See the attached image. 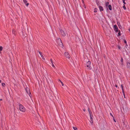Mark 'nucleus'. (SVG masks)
I'll return each mask as SVG.
<instances>
[{
    "label": "nucleus",
    "mask_w": 130,
    "mask_h": 130,
    "mask_svg": "<svg viewBox=\"0 0 130 130\" xmlns=\"http://www.w3.org/2000/svg\"><path fill=\"white\" fill-rule=\"evenodd\" d=\"M91 62L90 61H88L87 62L86 64V67L88 69L91 70L92 69V67L90 66Z\"/></svg>",
    "instance_id": "obj_1"
},
{
    "label": "nucleus",
    "mask_w": 130,
    "mask_h": 130,
    "mask_svg": "<svg viewBox=\"0 0 130 130\" xmlns=\"http://www.w3.org/2000/svg\"><path fill=\"white\" fill-rule=\"evenodd\" d=\"M20 110L21 111L24 112L25 111V107L21 104L19 105Z\"/></svg>",
    "instance_id": "obj_2"
},
{
    "label": "nucleus",
    "mask_w": 130,
    "mask_h": 130,
    "mask_svg": "<svg viewBox=\"0 0 130 130\" xmlns=\"http://www.w3.org/2000/svg\"><path fill=\"white\" fill-rule=\"evenodd\" d=\"M57 43H58V44L59 45H63V44L61 42V40L60 38H58V40L57 41Z\"/></svg>",
    "instance_id": "obj_3"
},
{
    "label": "nucleus",
    "mask_w": 130,
    "mask_h": 130,
    "mask_svg": "<svg viewBox=\"0 0 130 130\" xmlns=\"http://www.w3.org/2000/svg\"><path fill=\"white\" fill-rule=\"evenodd\" d=\"M60 33L62 36H66V34L64 31L62 29H60Z\"/></svg>",
    "instance_id": "obj_4"
},
{
    "label": "nucleus",
    "mask_w": 130,
    "mask_h": 130,
    "mask_svg": "<svg viewBox=\"0 0 130 130\" xmlns=\"http://www.w3.org/2000/svg\"><path fill=\"white\" fill-rule=\"evenodd\" d=\"M64 55L67 58H69L70 57V55L67 52H65L64 53Z\"/></svg>",
    "instance_id": "obj_5"
},
{
    "label": "nucleus",
    "mask_w": 130,
    "mask_h": 130,
    "mask_svg": "<svg viewBox=\"0 0 130 130\" xmlns=\"http://www.w3.org/2000/svg\"><path fill=\"white\" fill-rule=\"evenodd\" d=\"M114 28L115 31L116 32H118V28L117 26L115 25L114 26Z\"/></svg>",
    "instance_id": "obj_6"
},
{
    "label": "nucleus",
    "mask_w": 130,
    "mask_h": 130,
    "mask_svg": "<svg viewBox=\"0 0 130 130\" xmlns=\"http://www.w3.org/2000/svg\"><path fill=\"white\" fill-rule=\"evenodd\" d=\"M99 8L100 11H102L104 10V9H103V8L101 6H99Z\"/></svg>",
    "instance_id": "obj_7"
},
{
    "label": "nucleus",
    "mask_w": 130,
    "mask_h": 130,
    "mask_svg": "<svg viewBox=\"0 0 130 130\" xmlns=\"http://www.w3.org/2000/svg\"><path fill=\"white\" fill-rule=\"evenodd\" d=\"M127 66L129 68H130V63L128 62H127Z\"/></svg>",
    "instance_id": "obj_8"
},
{
    "label": "nucleus",
    "mask_w": 130,
    "mask_h": 130,
    "mask_svg": "<svg viewBox=\"0 0 130 130\" xmlns=\"http://www.w3.org/2000/svg\"><path fill=\"white\" fill-rule=\"evenodd\" d=\"M51 63L52 64V67L53 68H55V67L54 66V64H53V61H52V59H51Z\"/></svg>",
    "instance_id": "obj_9"
},
{
    "label": "nucleus",
    "mask_w": 130,
    "mask_h": 130,
    "mask_svg": "<svg viewBox=\"0 0 130 130\" xmlns=\"http://www.w3.org/2000/svg\"><path fill=\"white\" fill-rule=\"evenodd\" d=\"M121 88H122V92L123 93L124 95L125 96V94H124V89H123V86H122V85H121ZM124 97L125 98V97Z\"/></svg>",
    "instance_id": "obj_10"
},
{
    "label": "nucleus",
    "mask_w": 130,
    "mask_h": 130,
    "mask_svg": "<svg viewBox=\"0 0 130 130\" xmlns=\"http://www.w3.org/2000/svg\"><path fill=\"white\" fill-rule=\"evenodd\" d=\"M108 8L110 10H112V7L111 5H108Z\"/></svg>",
    "instance_id": "obj_11"
},
{
    "label": "nucleus",
    "mask_w": 130,
    "mask_h": 130,
    "mask_svg": "<svg viewBox=\"0 0 130 130\" xmlns=\"http://www.w3.org/2000/svg\"><path fill=\"white\" fill-rule=\"evenodd\" d=\"M109 3L108 2H107L105 4V5L106 6H107L108 5H109Z\"/></svg>",
    "instance_id": "obj_12"
},
{
    "label": "nucleus",
    "mask_w": 130,
    "mask_h": 130,
    "mask_svg": "<svg viewBox=\"0 0 130 130\" xmlns=\"http://www.w3.org/2000/svg\"><path fill=\"white\" fill-rule=\"evenodd\" d=\"M123 9L124 10H125L126 9V7H125V5L123 4Z\"/></svg>",
    "instance_id": "obj_13"
},
{
    "label": "nucleus",
    "mask_w": 130,
    "mask_h": 130,
    "mask_svg": "<svg viewBox=\"0 0 130 130\" xmlns=\"http://www.w3.org/2000/svg\"><path fill=\"white\" fill-rule=\"evenodd\" d=\"M23 1L25 4L27 3V1L26 0H23Z\"/></svg>",
    "instance_id": "obj_14"
},
{
    "label": "nucleus",
    "mask_w": 130,
    "mask_h": 130,
    "mask_svg": "<svg viewBox=\"0 0 130 130\" xmlns=\"http://www.w3.org/2000/svg\"><path fill=\"white\" fill-rule=\"evenodd\" d=\"M122 1H123V3H124V5L125 4H126V3L125 2V0H122Z\"/></svg>",
    "instance_id": "obj_15"
},
{
    "label": "nucleus",
    "mask_w": 130,
    "mask_h": 130,
    "mask_svg": "<svg viewBox=\"0 0 130 130\" xmlns=\"http://www.w3.org/2000/svg\"><path fill=\"white\" fill-rule=\"evenodd\" d=\"M59 81H60V82H61V84H62V86H63V85H64V84H63V83L60 80H59Z\"/></svg>",
    "instance_id": "obj_16"
},
{
    "label": "nucleus",
    "mask_w": 130,
    "mask_h": 130,
    "mask_svg": "<svg viewBox=\"0 0 130 130\" xmlns=\"http://www.w3.org/2000/svg\"><path fill=\"white\" fill-rule=\"evenodd\" d=\"M41 57H42V58L44 59V60L45 59V58L43 56V55H41Z\"/></svg>",
    "instance_id": "obj_17"
},
{
    "label": "nucleus",
    "mask_w": 130,
    "mask_h": 130,
    "mask_svg": "<svg viewBox=\"0 0 130 130\" xmlns=\"http://www.w3.org/2000/svg\"><path fill=\"white\" fill-rule=\"evenodd\" d=\"M73 127L74 130H76L77 129V128L75 127Z\"/></svg>",
    "instance_id": "obj_18"
},
{
    "label": "nucleus",
    "mask_w": 130,
    "mask_h": 130,
    "mask_svg": "<svg viewBox=\"0 0 130 130\" xmlns=\"http://www.w3.org/2000/svg\"><path fill=\"white\" fill-rule=\"evenodd\" d=\"M2 85L3 86H4L5 85V84L4 83H2Z\"/></svg>",
    "instance_id": "obj_19"
},
{
    "label": "nucleus",
    "mask_w": 130,
    "mask_h": 130,
    "mask_svg": "<svg viewBox=\"0 0 130 130\" xmlns=\"http://www.w3.org/2000/svg\"><path fill=\"white\" fill-rule=\"evenodd\" d=\"M3 50V47L2 46H0V51H2Z\"/></svg>",
    "instance_id": "obj_20"
},
{
    "label": "nucleus",
    "mask_w": 130,
    "mask_h": 130,
    "mask_svg": "<svg viewBox=\"0 0 130 130\" xmlns=\"http://www.w3.org/2000/svg\"><path fill=\"white\" fill-rule=\"evenodd\" d=\"M29 90L28 88H27L26 89V91L27 92V93H28V92H27L28 90Z\"/></svg>",
    "instance_id": "obj_21"
},
{
    "label": "nucleus",
    "mask_w": 130,
    "mask_h": 130,
    "mask_svg": "<svg viewBox=\"0 0 130 130\" xmlns=\"http://www.w3.org/2000/svg\"><path fill=\"white\" fill-rule=\"evenodd\" d=\"M123 60V59L122 58L121 59V62H122Z\"/></svg>",
    "instance_id": "obj_22"
},
{
    "label": "nucleus",
    "mask_w": 130,
    "mask_h": 130,
    "mask_svg": "<svg viewBox=\"0 0 130 130\" xmlns=\"http://www.w3.org/2000/svg\"><path fill=\"white\" fill-rule=\"evenodd\" d=\"M110 115L112 116L113 118V115L111 113H110Z\"/></svg>",
    "instance_id": "obj_23"
},
{
    "label": "nucleus",
    "mask_w": 130,
    "mask_h": 130,
    "mask_svg": "<svg viewBox=\"0 0 130 130\" xmlns=\"http://www.w3.org/2000/svg\"><path fill=\"white\" fill-rule=\"evenodd\" d=\"M39 54H40V55L41 56V55H42V53L41 52H39Z\"/></svg>",
    "instance_id": "obj_24"
},
{
    "label": "nucleus",
    "mask_w": 130,
    "mask_h": 130,
    "mask_svg": "<svg viewBox=\"0 0 130 130\" xmlns=\"http://www.w3.org/2000/svg\"><path fill=\"white\" fill-rule=\"evenodd\" d=\"M29 5V3H27L26 4V5L27 6H28V5Z\"/></svg>",
    "instance_id": "obj_25"
},
{
    "label": "nucleus",
    "mask_w": 130,
    "mask_h": 130,
    "mask_svg": "<svg viewBox=\"0 0 130 130\" xmlns=\"http://www.w3.org/2000/svg\"><path fill=\"white\" fill-rule=\"evenodd\" d=\"M124 42L125 43H126V41L125 40H124Z\"/></svg>",
    "instance_id": "obj_26"
},
{
    "label": "nucleus",
    "mask_w": 130,
    "mask_h": 130,
    "mask_svg": "<svg viewBox=\"0 0 130 130\" xmlns=\"http://www.w3.org/2000/svg\"><path fill=\"white\" fill-rule=\"evenodd\" d=\"M118 48H119V49H120L121 47H120V46H118Z\"/></svg>",
    "instance_id": "obj_27"
},
{
    "label": "nucleus",
    "mask_w": 130,
    "mask_h": 130,
    "mask_svg": "<svg viewBox=\"0 0 130 130\" xmlns=\"http://www.w3.org/2000/svg\"><path fill=\"white\" fill-rule=\"evenodd\" d=\"M126 46H127V44H126V45H125V47H126Z\"/></svg>",
    "instance_id": "obj_28"
},
{
    "label": "nucleus",
    "mask_w": 130,
    "mask_h": 130,
    "mask_svg": "<svg viewBox=\"0 0 130 130\" xmlns=\"http://www.w3.org/2000/svg\"><path fill=\"white\" fill-rule=\"evenodd\" d=\"M118 35H120V32H119L118 34Z\"/></svg>",
    "instance_id": "obj_29"
},
{
    "label": "nucleus",
    "mask_w": 130,
    "mask_h": 130,
    "mask_svg": "<svg viewBox=\"0 0 130 130\" xmlns=\"http://www.w3.org/2000/svg\"><path fill=\"white\" fill-rule=\"evenodd\" d=\"M113 120H114V121H115V122H116V120L114 119H113Z\"/></svg>",
    "instance_id": "obj_30"
},
{
    "label": "nucleus",
    "mask_w": 130,
    "mask_h": 130,
    "mask_svg": "<svg viewBox=\"0 0 130 130\" xmlns=\"http://www.w3.org/2000/svg\"><path fill=\"white\" fill-rule=\"evenodd\" d=\"M1 82H2V80H0V83H1Z\"/></svg>",
    "instance_id": "obj_31"
},
{
    "label": "nucleus",
    "mask_w": 130,
    "mask_h": 130,
    "mask_svg": "<svg viewBox=\"0 0 130 130\" xmlns=\"http://www.w3.org/2000/svg\"><path fill=\"white\" fill-rule=\"evenodd\" d=\"M0 100L2 101V99H0Z\"/></svg>",
    "instance_id": "obj_32"
},
{
    "label": "nucleus",
    "mask_w": 130,
    "mask_h": 130,
    "mask_svg": "<svg viewBox=\"0 0 130 130\" xmlns=\"http://www.w3.org/2000/svg\"><path fill=\"white\" fill-rule=\"evenodd\" d=\"M12 32H13V33H14V32L13 31H12Z\"/></svg>",
    "instance_id": "obj_33"
},
{
    "label": "nucleus",
    "mask_w": 130,
    "mask_h": 130,
    "mask_svg": "<svg viewBox=\"0 0 130 130\" xmlns=\"http://www.w3.org/2000/svg\"><path fill=\"white\" fill-rule=\"evenodd\" d=\"M116 87H117V85H116Z\"/></svg>",
    "instance_id": "obj_34"
},
{
    "label": "nucleus",
    "mask_w": 130,
    "mask_h": 130,
    "mask_svg": "<svg viewBox=\"0 0 130 130\" xmlns=\"http://www.w3.org/2000/svg\"><path fill=\"white\" fill-rule=\"evenodd\" d=\"M82 2H83V3L84 2V1H83V0H82Z\"/></svg>",
    "instance_id": "obj_35"
},
{
    "label": "nucleus",
    "mask_w": 130,
    "mask_h": 130,
    "mask_svg": "<svg viewBox=\"0 0 130 130\" xmlns=\"http://www.w3.org/2000/svg\"><path fill=\"white\" fill-rule=\"evenodd\" d=\"M95 12H96V11H95Z\"/></svg>",
    "instance_id": "obj_36"
},
{
    "label": "nucleus",
    "mask_w": 130,
    "mask_h": 130,
    "mask_svg": "<svg viewBox=\"0 0 130 130\" xmlns=\"http://www.w3.org/2000/svg\"><path fill=\"white\" fill-rule=\"evenodd\" d=\"M84 110V111H85V110Z\"/></svg>",
    "instance_id": "obj_37"
}]
</instances>
